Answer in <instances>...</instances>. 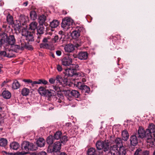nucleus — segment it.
<instances>
[{
    "mask_svg": "<svg viewBox=\"0 0 155 155\" xmlns=\"http://www.w3.org/2000/svg\"><path fill=\"white\" fill-rule=\"evenodd\" d=\"M53 88L56 92H58L60 91L59 88L57 86H53Z\"/></svg>",
    "mask_w": 155,
    "mask_h": 155,
    "instance_id": "4d7b16f0",
    "label": "nucleus"
},
{
    "mask_svg": "<svg viewBox=\"0 0 155 155\" xmlns=\"http://www.w3.org/2000/svg\"><path fill=\"white\" fill-rule=\"evenodd\" d=\"M155 131V126L153 123L150 124L149 125L148 129L146 130L147 135L146 138L147 139H150L152 137V133H153Z\"/></svg>",
    "mask_w": 155,
    "mask_h": 155,
    "instance_id": "6e6552de",
    "label": "nucleus"
},
{
    "mask_svg": "<svg viewBox=\"0 0 155 155\" xmlns=\"http://www.w3.org/2000/svg\"><path fill=\"white\" fill-rule=\"evenodd\" d=\"M55 81V79H54L52 78H51L49 79V81L51 84H53L54 83Z\"/></svg>",
    "mask_w": 155,
    "mask_h": 155,
    "instance_id": "13d9d810",
    "label": "nucleus"
},
{
    "mask_svg": "<svg viewBox=\"0 0 155 155\" xmlns=\"http://www.w3.org/2000/svg\"><path fill=\"white\" fill-rule=\"evenodd\" d=\"M71 35L73 39H76L80 36V32L76 30L73 31L72 33H71Z\"/></svg>",
    "mask_w": 155,
    "mask_h": 155,
    "instance_id": "bb28decb",
    "label": "nucleus"
},
{
    "mask_svg": "<svg viewBox=\"0 0 155 155\" xmlns=\"http://www.w3.org/2000/svg\"><path fill=\"white\" fill-rule=\"evenodd\" d=\"M38 23L37 22L33 21L29 25V28L31 30L34 31L37 28Z\"/></svg>",
    "mask_w": 155,
    "mask_h": 155,
    "instance_id": "2f4dec72",
    "label": "nucleus"
},
{
    "mask_svg": "<svg viewBox=\"0 0 155 155\" xmlns=\"http://www.w3.org/2000/svg\"><path fill=\"white\" fill-rule=\"evenodd\" d=\"M61 134H62L60 131L57 132L54 134V137L55 139L58 140L61 138Z\"/></svg>",
    "mask_w": 155,
    "mask_h": 155,
    "instance_id": "ea45409f",
    "label": "nucleus"
},
{
    "mask_svg": "<svg viewBox=\"0 0 155 155\" xmlns=\"http://www.w3.org/2000/svg\"><path fill=\"white\" fill-rule=\"evenodd\" d=\"M45 144V140L42 138H39L36 141L37 145L39 147H42Z\"/></svg>",
    "mask_w": 155,
    "mask_h": 155,
    "instance_id": "6ab92c4d",
    "label": "nucleus"
},
{
    "mask_svg": "<svg viewBox=\"0 0 155 155\" xmlns=\"http://www.w3.org/2000/svg\"><path fill=\"white\" fill-rule=\"evenodd\" d=\"M96 146L97 150L103 149L105 152L108 151L109 149V143L105 141H98L96 143Z\"/></svg>",
    "mask_w": 155,
    "mask_h": 155,
    "instance_id": "39448f33",
    "label": "nucleus"
},
{
    "mask_svg": "<svg viewBox=\"0 0 155 155\" xmlns=\"http://www.w3.org/2000/svg\"><path fill=\"white\" fill-rule=\"evenodd\" d=\"M41 83L46 85L48 83V81L45 79H41Z\"/></svg>",
    "mask_w": 155,
    "mask_h": 155,
    "instance_id": "e2e57ef3",
    "label": "nucleus"
},
{
    "mask_svg": "<svg viewBox=\"0 0 155 155\" xmlns=\"http://www.w3.org/2000/svg\"><path fill=\"white\" fill-rule=\"evenodd\" d=\"M130 142L131 145L135 146L138 143V140L137 136L134 135H132L130 137Z\"/></svg>",
    "mask_w": 155,
    "mask_h": 155,
    "instance_id": "a211bd4d",
    "label": "nucleus"
},
{
    "mask_svg": "<svg viewBox=\"0 0 155 155\" xmlns=\"http://www.w3.org/2000/svg\"><path fill=\"white\" fill-rule=\"evenodd\" d=\"M142 155H149V151L147 150L142 151Z\"/></svg>",
    "mask_w": 155,
    "mask_h": 155,
    "instance_id": "338daca9",
    "label": "nucleus"
},
{
    "mask_svg": "<svg viewBox=\"0 0 155 155\" xmlns=\"http://www.w3.org/2000/svg\"><path fill=\"white\" fill-rule=\"evenodd\" d=\"M30 16L31 19L33 20H35L36 19L37 17L36 13L34 11H32L31 12Z\"/></svg>",
    "mask_w": 155,
    "mask_h": 155,
    "instance_id": "79ce46f5",
    "label": "nucleus"
},
{
    "mask_svg": "<svg viewBox=\"0 0 155 155\" xmlns=\"http://www.w3.org/2000/svg\"><path fill=\"white\" fill-rule=\"evenodd\" d=\"M71 118H70V120H68V121H70V120L72 119V120L71 121V122L73 123H74L75 121H76V119L75 118H74V117H72V116L71 117Z\"/></svg>",
    "mask_w": 155,
    "mask_h": 155,
    "instance_id": "bf43d9fd",
    "label": "nucleus"
},
{
    "mask_svg": "<svg viewBox=\"0 0 155 155\" xmlns=\"http://www.w3.org/2000/svg\"><path fill=\"white\" fill-rule=\"evenodd\" d=\"M46 20L45 16L42 15L39 16L38 21L40 25H42L45 22Z\"/></svg>",
    "mask_w": 155,
    "mask_h": 155,
    "instance_id": "72a5a7b5",
    "label": "nucleus"
},
{
    "mask_svg": "<svg viewBox=\"0 0 155 155\" xmlns=\"http://www.w3.org/2000/svg\"><path fill=\"white\" fill-rule=\"evenodd\" d=\"M61 26L64 31H67L68 29V17H66L62 19Z\"/></svg>",
    "mask_w": 155,
    "mask_h": 155,
    "instance_id": "dca6fc26",
    "label": "nucleus"
},
{
    "mask_svg": "<svg viewBox=\"0 0 155 155\" xmlns=\"http://www.w3.org/2000/svg\"><path fill=\"white\" fill-rule=\"evenodd\" d=\"M58 38H59L58 36L56 35L54 37L53 41H54V42H56L58 40Z\"/></svg>",
    "mask_w": 155,
    "mask_h": 155,
    "instance_id": "0e129e2a",
    "label": "nucleus"
},
{
    "mask_svg": "<svg viewBox=\"0 0 155 155\" xmlns=\"http://www.w3.org/2000/svg\"><path fill=\"white\" fill-rule=\"evenodd\" d=\"M56 54L58 56H60L61 55V51H56Z\"/></svg>",
    "mask_w": 155,
    "mask_h": 155,
    "instance_id": "774afa93",
    "label": "nucleus"
},
{
    "mask_svg": "<svg viewBox=\"0 0 155 155\" xmlns=\"http://www.w3.org/2000/svg\"><path fill=\"white\" fill-rule=\"evenodd\" d=\"M93 125L91 124H90L89 123L87 124L86 130H87V132H90L93 130Z\"/></svg>",
    "mask_w": 155,
    "mask_h": 155,
    "instance_id": "de8ad7c7",
    "label": "nucleus"
},
{
    "mask_svg": "<svg viewBox=\"0 0 155 155\" xmlns=\"http://www.w3.org/2000/svg\"><path fill=\"white\" fill-rule=\"evenodd\" d=\"M142 151L140 149H137L134 155H142Z\"/></svg>",
    "mask_w": 155,
    "mask_h": 155,
    "instance_id": "09e8293b",
    "label": "nucleus"
},
{
    "mask_svg": "<svg viewBox=\"0 0 155 155\" xmlns=\"http://www.w3.org/2000/svg\"><path fill=\"white\" fill-rule=\"evenodd\" d=\"M70 92L71 94L76 98H78L80 95L79 92L75 90H72L71 91L68 89V92Z\"/></svg>",
    "mask_w": 155,
    "mask_h": 155,
    "instance_id": "a878e982",
    "label": "nucleus"
},
{
    "mask_svg": "<svg viewBox=\"0 0 155 155\" xmlns=\"http://www.w3.org/2000/svg\"><path fill=\"white\" fill-rule=\"evenodd\" d=\"M21 148L22 150H25L26 152H21L17 153L15 155H24L28 153V151L29 150H35L37 149V147L31 143L27 141H24L21 144Z\"/></svg>",
    "mask_w": 155,
    "mask_h": 155,
    "instance_id": "f03ea898",
    "label": "nucleus"
},
{
    "mask_svg": "<svg viewBox=\"0 0 155 155\" xmlns=\"http://www.w3.org/2000/svg\"><path fill=\"white\" fill-rule=\"evenodd\" d=\"M62 64L65 66H68V58L65 57L64 58L61 60Z\"/></svg>",
    "mask_w": 155,
    "mask_h": 155,
    "instance_id": "58836bf2",
    "label": "nucleus"
},
{
    "mask_svg": "<svg viewBox=\"0 0 155 155\" xmlns=\"http://www.w3.org/2000/svg\"><path fill=\"white\" fill-rule=\"evenodd\" d=\"M37 155H47V154L45 152L42 151L39 152Z\"/></svg>",
    "mask_w": 155,
    "mask_h": 155,
    "instance_id": "69168bd1",
    "label": "nucleus"
},
{
    "mask_svg": "<svg viewBox=\"0 0 155 155\" xmlns=\"http://www.w3.org/2000/svg\"><path fill=\"white\" fill-rule=\"evenodd\" d=\"M10 147L14 150H17L19 147V144L17 142H13L10 144Z\"/></svg>",
    "mask_w": 155,
    "mask_h": 155,
    "instance_id": "7c9ffc66",
    "label": "nucleus"
},
{
    "mask_svg": "<svg viewBox=\"0 0 155 155\" xmlns=\"http://www.w3.org/2000/svg\"><path fill=\"white\" fill-rule=\"evenodd\" d=\"M118 148L119 147L117 146L116 145H113L110 147V153L112 155H117L119 150Z\"/></svg>",
    "mask_w": 155,
    "mask_h": 155,
    "instance_id": "2eb2a0df",
    "label": "nucleus"
},
{
    "mask_svg": "<svg viewBox=\"0 0 155 155\" xmlns=\"http://www.w3.org/2000/svg\"><path fill=\"white\" fill-rule=\"evenodd\" d=\"M1 33L0 34V47H1L2 45H4L3 41L2 39V38L1 37Z\"/></svg>",
    "mask_w": 155,
    "mask_h": 155,
    "instance_id": "680f3d73",
    "label": "nucleus"
},
{
    "mask_svg": "<svg viewBox=\"0 0 155 155\" xmlns=\"http://www.w3.org/2000/svg\"><path fill=\"white\" fill-rule=\"evenodd\" d=\"M83 43V42L80 40L76 41L75 45L72 44H68V52H71L73 51L75 47L77 48L81 45Z\"/></svg>",
    "mask_w": 155,
    "mask_h": 155,
    "instance_id": "1a4fd4ad",
    "label": "nucleus"
},
{
    "mask_svg": "<svg viewBox=\"0 0 155 155\" xmlns=\"http://www.w3.org/2000/svg\"><path fill=\"white\" fill-rule=\"evenodd\" d=\"M62 68L60 65H58L57 66V69L59 71H61L62 70Z\"/></svg>",
    "mask_w": 155,
    "mask_h": 155,
    "instance_id": "052dcab7",
    "label": "nucleus"
},
{
    "mask_svg": "<svg viewBox=\"0 0 155 155\" xmlns=\"http://www.w3.org/2000/svg\"><path fill=\"white\" fill-rule=\"evenodd\" d=\"M7 144V140L4 138L0 139V146L5 147Z\"/></svg>",
    "mask_w": 155,
    "mask_h": 155,
    "instance_id": "c9c22d12",
    "label": "nucleus"
},
{
    "mask_svg": "<svg viewBox=\"0 0 155 155\" xmlns=\"http://www.w3.org/2000/svg\"><path fill=\"white\" fill-rule=\"evenodd\" d=\"M78 127L76 126H73L71 129L68 130V134L71 136H74L78 133Z\"/></svg>",
    "mask_w": 155,
    "mask_h": 155,
    "instance_id": "4468645a",
    "label": "nucleus"
},
{
    "mask_svg": "<svg viewBox=\"0 0 155 155\" xmlns=\"http://www.w3.org/2000/svg\"><path fill=\"white\" fill-rule=\"evenodd\" d=\"M48 146V148L47 150V151L48 152L51 153L52 152H57L59 151L61 149V144L60 142L57 141L55 142L54 144L53 148L51 150V149L49 150Z\"/></svg>",
    "mask_w": 155,
    "mask_h": 155,
    "instance_id": "9d476101",
    "label": "nucleus"
},
{
    "mask_svg": "<svg viewBox=\"0 0 155 155\" xmlns=\"http://www.w3.org/2000/svg\"><path fill=\"white\" fill-rule=\"evenodd\" d=\"M70 56V54H68V66H69L68 68V86L74 87L75 86L82 92L90 94V89L89 87L78 81V77L81 76L76 73L79 66L78 64L74 63L72 58L69 57Z\"/></svg>",
    "mask_w": 155,
    "mask_h": 155,
    "instance_id": "f257e3e1",
    "label": "nucleus"
},
{
    "mask_svg": "<svg viewBox=\"0 0 155 155\" xmlns=\"http://www.w3.org/2000/svg\"><path fill=\"white\" fill-rule=\"evenodd\" d=\"M1 37L2 40L3 41L4 46L5 48L7 47L10 48L15 42V39L13 35L8 36L7 34L3 32L1 33Z\"/></svg>",
    "mask_w": 155,
    "mask_h": 155,
    "instance_id": "7ed1b4c3",
    "label": "nucleus"
},
{
    "mask_svg": "<svg viewBox=\"0 0 155 155\" xmlns=\"http://www.w3.org/2000/svg\"><path fill=\"white\" fill-rule=\"evenodd\" d=\"M54 139V137L52 135L49 136L47 138V143L49 145L52 144L53 143Z\"/></svg>",
    "mask_w": 155,
    "mask_h": 155,
    "instance_id": "473e14b6",
    "label": "nucleus"
},
{
    "mask_svg": "<svg viewBox=\"0 0 155 155\" xmlns=\"http://www.w3.org/2000/svg\"><path fill=\"white\" fill-rule=\"evenodd\" d=\"M153 136L150 139H147V142H150L151 144H153V142L155 141V131L153 133Z\"/></svg>",
    "mask_w": 155,
    "mask_h": 155,
    "instance_id": "a19ab883",
    "label": "nucleus"
},
{
    "mask_svg": "<svg viewBox=\"0 0 155 155\" xmlns=\"http://www.w3.org/2000/svg\"><path fill=\"white\" fill-rule=\"evenodd\" d=\"M38 35L36 41L38 43H39L41 40H42L43 37L42 36V34H38Z\"/></svg>",
    "mask_w": 155,
    "mask_h": 155,
    "instance_id": "8fccbe9b",
    "label": "nucleus"
},
{
    "mask_svg": "<svg viewBox=\"0 0 155 155\" xmlns=\"http://www.w3.org/2000/svg\"><path fill=\"white\" fill-rule=\"evenodd\" d=\"M59 21L57 20H54L50 22V25L52 28H55L58 26L59 25Z\"/></svg>",
    "mask_w": 155,
    "mask_h": 155,
    "instance_id": "c756f323",
    "label": "nucleus"
},
{
    "mask_svg": "<svg viewBox=\"0 0 155 155\" xmlns=\"http://www.w3.org/2000/svg\"><path fill=\"white\" fill-rule=\"evenodd\" d=\"M77 57L81 60H86L88 57V54L86 51H81L78 53Z\"/></svg>",
    "mask_w": 155,
    "mask_h": 155,
    "instance_id": "f8f14e48",
    "label": "nucleus"
},
{
    "mask_svg": "<svg viewBox=\"0 0 155 155\" xmlns=\"http://www.w3.org/2000/svg\"><path fill=\"white\" fill-rule=\"evenodd\" d=\"M21 35L24 36L28 41H34V37L32 33L29 32L27 30L26 26L21 29Z\"/></svg>",
    "mask_w": 155,
    "mask_h": 155,
    "instance_id": "20e7f679",
    "label": "nucleus"
},
{
    "mask_svg": "<svg viewBox=\"0 0 155 155\" xmlns=\"http://www.w3.org/2000/svg\"><path fill=\"white\" fill-rule=\"evenodd\" d=\"M59 34L60 35H61V38H63L64 40H66V39L68 38V33H64L63 31H60L59 32Z\"/></svg>",
    "mask_w": 155,
    "mask_h": 155,
    "instance_id": "e433bc0d",
    "label": "nucleus"
},
{
    "mask_svg": "<svg viewBox=\"0 0 155 155\" xmlns=\"http://www.w3.org/2000/svg\"><path fill=\"white\" fill-rule=\"evenodd\" d=\"M76 27L77 31L80 33L81 32H84L85 31L84 28L82 26H76Z\"/></svg>",
    "mask_w": 155,
    "mask_h": 155,
    "instance_id": "49530a36",
    "label": "nucleus"
},
{
    "mask_svg": "<svg viewBox=\"0 0 155 155\" xmlns=\"http://www.w3.org/2000/svg\"><path fill=\"white\" fill-rule=\"evenodd\" d=\"M122 137L123 140L124 141H127L128 139L129 135L127 131L126 130H124L122 132Z\"/></svg>",
    "mask_w": 155,
    "mask_h": 155,
    "instance_id": "4be33fe9",
    "label": "nucleus"
},
{
    "mask_svg": "<svg viewBox=\"0 0 155 155\" xmlns=\"http://www.w3.org/2000/svg\"><path fill=\"white\" fill-rule=\"evenodd\" d=\"M24 44L23 43V39L20 40L18 45H15V44L11 46L10 48L11 50L15 52H18L20 50L22 51L24 49Z\"/></svg>",
    "mask_w": 155,
    "mask_h": 155,
    "instance_id": "0eeeda50",
    "label": "nucleus"
},
{
    "mask_svg": "<svg viewBox=\"0 0 155 155\" xmlns=\"http://www.w3.org/2000/svg\"><path fill=\"white\" fill-rule=\"evenodd\" d=\"M10 81V80L8 79H6V80L4 81L1 86L2 87L5 86L7 85V84Z\"/></svg>",
    "mask_w": 155,
    "mask_h": 155,
    "instance_id": "864d4df0",
    "label": "nucleus"
},
{
    "mask_svg": "<svg viewBox=\"0 0 155 155\" xmlns=\"http://www.w3.org/2000/svg\"><path fill=\"white\" fill-rule=\"evenodd\" d=\"M8 47L5 48V51H2L0 52V55L4 57H6L8 58H12L14 55L12 53V51L9 49H8Z\"/></svg>",
    "mask_w": 155,
    "mask_h": 155,
    "instance_id": "9b49d317",
    "label": "nucleus"
},
{
    "mask_svg": "<svg viewBox=\"0 0 155 155\" xmlns=\"http://www.w3.org/2000/svg\"><path fill=\"white\" fill-rule=\"evenodd\" d=\"M22 81L25 83H26L28 84H29V83H31V82H32V80L30 79H24Z\"/></svg>",
    "mask_w": 155,
    "mask_h": 155,
    "instance_id": "6e6d98bb",
    "label": "nucleus"
},
{
    "mask_svg": "<svg viewBox=\"0 0 155 155\" xmlns=\"http://www.w3.org/2000/svg\"><path fill=\"white\" fill-rule=\"evenodd\" d=\"M95 150L94 148H91L89 149L87 152L88 155H94L95 154Z\"/></svg>",
    "mask_w": 155,
    "mask_h": 155,
    "instance_id": "4c0bfd02",
    "label": "nucleus"
},
{
    "mask_svg": "<svg viewBox=\"0 0 155 155\" xmlns=\"http://www.w3.org/2000/svg\"><path fill=\"white\" fill-rule=\"evenodd\" d=\"M68 30H71L75 27V24L74 21L70 17H68Z\"/></svg>",
    "mask_w": 155,
    "mask_h": 155,
    "instance_id": "412c9836",
    "label": "nucleus"
},
{
    "mask_svg": "<svg viewBox=\"0 0 155 155\" xmlns=\"http://www.w3.org/2000/svg\"><path fill=\"white\" fill-rule=\"evenodd\" d=\"M2 153L3 155H15L17 153H16L15 154H14L12 153H9L4 151H2Z\"/></svg>",
    "mask_w": 155,
    "mask_h": 155,
    "instance_id": "5fc2aeb1",
    "label": "nucleus"
},
{
    "mask_svg": "<svg viewBox=\"0 0 155 155\" xmlns=\"http://www.w3.org/2000/svg\"><path fill=\"white\" fill-rule=\"evenodd\" d=\"M115 143L117 146L119 147H124L123 146V140L120 138H117L115 140Z\"/></svg>",
    "mask_w": 155,
    "mask_h": 155,
    "instance_id": "5701e85b",
    "label": "nucleus"
},
{
    "mask_svg": "<svg viewBox=\"0 0 155 155\" xmlns=\"http://www.w3.org/2000/svg\"><path fill=\"white\" fill-rule=\"evenodd\" d=\"M19 22L22 25H25V24L28 20V18L27 16L24 15H21L19 18Z\"/></svg>",
    "mask_w": 155,
    "mask_h": 155,
    "instance_id": "f3484780",
    "label": "nucleus"
},
{
    "mask_svg": "<svg viewBox=\"0 0 155 155\" xmlns=\"http://www.w3.org/2000/svg\"><path fill=\"white\" fill-rule=\"evenodd\" d=\"M38 91L40 95L43 96L46 95L47 91L48 92V90H46L44 87H39L38 89Z\"/></svg>",
    "mask_w": 155,
    "mask_h": 155,
    "instance_id": "393cba45",
    "label": "nucleus"
},
{
    "mask_svg": "<svg viewBox=\"0 0 155 155\" xmlns=\"http://www.w3.org/2000/svg\"><path fill=\"white\" fill-rule=\"evenodd\" d=\"M21 24L20 22L18 24H15L14 28L15 30L16 31H20L21 30V28H22V27L21 26Z\"/></svg>",
    "mask_w": 155,
    "mask_h": 155,
    "instance_id": "37998d69",
    "label": "nucleus"
},
{
    "mask_svg": "<svg viewBox=\"0 0 155 155\" xmlns=\"http://www.w3.org/2000/svg\"><path fill=\"white\" fill-rule=\"evenodd\" d=\"M23 43L24 44L25 47H24V49L25 48H26L30 50H32L33 49V48L32 47V46L30 45H28L26 42H25L23 39Z\"/></svg>",
    "mask_w": 155,
    "mask_h": 155,
    "instance_id": "c03bdc74",
    "label": "nucleus"
},
{
    "mask_svg": "<svg viewBox=\"0 0 155 155\" xmlns=\"http://www.w3.org/2000/svg\"><path fill=\"white\" fill-rule=\"evenodd\" d=\"M37 34H42L45 31V28L42 25H40L37 28Z\"/></svg>",
    "mask_w": 155,
    "mask_h": 155,
    "instance_id": "c85d7f7f",
    "label": "nucleus"
},
{
    "mask_svg": "<svg viewBox=\"0 0 155 155\" xmlns=\"http://www.w3.org/2000/svg\"><path fill=\"white\" fill-rule=\"evenodd\" d=\"M67 141V137L66 136H63L61 140V143L63 144H65Z\"/></svg>",
    "mask_w": 155,
    "mask_h": 155,
    "instance_id": "603ef678",
    "label": "nucleus"
},
{
    "mask_svg": "<svg viewBox=\"0 0 155 155\" xmlns=\"http://www.w3.org/2000/svg\"><path fill=\"white\" fill-rule=\"evenodd\" d=\"M127 150L124 147L119 148L117 155H126Z\"/></svg>",
    "mask_w": 155,
    "mask_h": 155,
    "instance_id": "b1692460",
    "label": "nucleus"
},
{
    "mask_svg": "<svg viewBox=\"0 0 155 155\" xmlns=\"http://www.w3.org/2000/svg\"><path fill=\"white\" fill-rule=\"evenodd\" d=\"M68 70V68L65 69V72H64V75L63 78L60 75H57L55 79V80L57 81V83H59L60 84L64 85V86H66L68 84V74L67 73Z\"/></svg>",
    "mask_w": 155,
    "mask_h": 155,
    "instance_id": "423d86ee",
    "label": "nucleus"
},
{
    "mask_svg": "<svg viewBox=\"0 0 155 155\" xmlns=\"http://www.w3.org/2000/svg\"><path fill=\"white\" fill-rule=\"evenodd\" d=\"M49 46L50 45L46 43H42L40 45L41 48L48 49L49 48Z\"/></svg>",
    "mask_w": 155,
    "mask_h": 155,
    "instance_id": "3c124183",
    "label": "nucleus"
},
{
    "mask_svg": "<svg viewBox=\"0 0 155 155\" xmlns=\"http://www.w3.org/2000/svg\"><path fill=\"white\" fill-rule=\"evenodd\" d=\"M29 90L26 88H23L21 91V93L23 96H27L29 93Z\"/></svg>",
    "mask_w": 155,
    "mask_h": 155,
    "instance_id": "f704fd0d",
    "label": "nucleus"
},
{
    "mask_svg": "<svg viewBox=\"0 0 155 155\" xmlns=\"http://www.w3.org/2000/svg\"><path fill=\"white\" fill-rule=\"evenodd\" d=\"M138 137L143 138L145 137L146 138V131H145L144 129L142 127H140L138 130Z\"/></svg>",
    "mask_w": 155,
    "mask_h": 155,
    "instance_id": "ddd939ff",
    "label": "nucleus"
},
{
    "mask_svg": "<svg viewBox=\"0 0 155 155\" xmlns=\"http://www.w3.org/2000/svg\"><path fill=\"white\" fill-rule=\"evenodd\" d=\"M20 86L19 82L17 80H15L12 84V88L13 89H17L20 87Z\"/></svg>",
    "mask_w": 155,
    "mask_h": 155,
    "instance_id": "cd10ccee",
    "label": "nucleus"
},
{
    "mask_svg": "<svg viewBox=\"0 0 155 155\" xmlns=\"http://www.w3.org/2000/svg\"><path fill=\"white\" fill-rule=\"evenodd\" d=\"M6 20L8 23H11L13 21V17L10 14H8L7 16Z\"/></svg>",
    "mask_w": 155,
    "mask_h": 155,
    "instance_id": "a18cd8bd",
    "label": "nucleus"
},
{
    "mask_svg": "<svg viewBox=\"0 0 155 155\" xmlns=\"http://www.w3.org/2000/svg\"><path fill=\"white\" fill-rule=\"evenodd\" d=\"M2 96L4 98L9 99L11 97V94L9 91L5 90L2 92Z\"/></svg>",
    "mask_w": 155,
    "mask_h": 155,
    "instance_id": "aec40b11",
    "label": "nucleus"
}]
</instances>
